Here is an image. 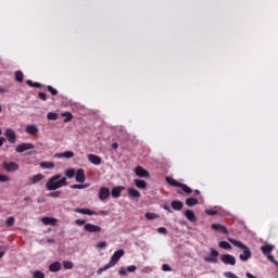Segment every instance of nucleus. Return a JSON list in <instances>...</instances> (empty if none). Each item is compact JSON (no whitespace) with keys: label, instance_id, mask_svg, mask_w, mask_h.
<instances>
[{"label":"nucleus","instance_id":"39","mask_svg":"<svg viewBox=\"0 0 278 278\" xmlns=\"http://www.w3.org/2000/svg\"><path fill=\"white\" fill-rule=\"evenodd\" d=\"M38 181H42V176L40 175H37V176H34L30 180H29V184H38Z\"/></svg>","mask_w":278,"mask_h":278},{"label":"nucleus","instance_id":"58","mask_svg":"<svg viewBox=\"0 0 278 278\" xmlns=\"http://www.w3.org/2000/svg\"><path fill=\"white\" fill-rule=\"evenodd\" d=\"M164 210H166V212H172V211H170V206H168V205H165V206H164Z\"/></svg>","mask_w":278,"mask_h":278},{"label":"nucleus","instance_id":"61","mask_svg":"<svg viewBox=\"0 0 278 278\" xmlns=\"http://www.w3.org/2000/svg\"><path fill=\"white\" fill-rule=\"evenodd\" d=\"M194 192H195V194H201V191H199V190H195Z\"/></svg>","mask_w":278,"mask_h":278},{"label":"nucleus","instance_id":"27","mask_svg":"<svg viewBox=\"0 0 278 278\" xmlns=\"http://www.w3.org/2000/svg\"><path fill=\"white\" fill-rule=\"evenodd\" d=\"M73 177H75L76 181H78V184H84V181H86V176L85 175H68L70 179H73Z\"/></svg>","mask_w":278,"mask_h":278},{"label":"nucleus","instance_id":"29","mask_svg":"<svg viewBox=\"0 0 278 278\" xmlns=\"http://www.w3.org/2000/svg\"><path fill=\"white\" fill-rule=\"evenodd\" d=\"M135 186H137L140 190H144L147 188V182L144 180L135 179Z\"/></svg>","mask_w":278,"mask_h":278},{"label":"nucleus","instance_id":"37","mask_svg":"<svg viewBox=\"0 0 278 278\" xmlns=\"http://www.w3.org/2000/svg\"><path fill=\"white\" fill-rule=\"evenodd\" d=\"M23 77H24L23 72H21V71L15 72V80L16 81H18L20 84L23 83Z\"/></svg>","mask_w":278,"mask_h":278},{"label":"nucleus","instance_id":"54","mask_svg":"<svg viewBox=\"0 0 278 278\" xmlns=\"http://www.w3.org/2000/svg\"><path fill=\"white\" fill-rule=\"evenodd\" d=\"M5 142V138L4 137H0V147Z\"/></svg>","mask_w":278,"mask_h":278},{"label":"nucleus","instance_id":"25","mask_svg":"<svg viewBox=\"0 0 278 278\" xmlns=\"http://www.w3.org/2000/svg\"><path fill=\"white\" fill-rule=\"evenodd\" d=\"M85 170L84 169H78L77 172L75 170V168H70L67 170H65V175H84Z\"/></svg>","mask_w":278,"mask_h":278},{"label":"nucleus","instance_id":"49","mask_svg":"<svg viewBox=\"0 0 278 278\" xmlns=\"http://www.w3.org/2000/svg\"><path fill=\"white\" fill-rule=\"evenodd\" d=\"M136 270H137L136 265H130V266H128V267L126 268V271H127V273H136Z\"/></svg>","mask_w":278,"mask_h":278},{"label":"nucleus","instance_id":"9","mask_svg":"<svg viewBox=\"0 0 278 278\" xmlns=\"http://www.w3.org/2000/svg\"><path fill=\"white\" fill-rule=\"evenodd\" d=\"M2 166L7 173H15V170H18L16 162H3Z\"/></svg>","mask_w":278,"mask_h":278},{"label":"nucleus","instance_id":"22","mask_svg":"<svg viewBox=\"0 0 278 278\" xmlns=\"http://www.w3.org/2000/svg\"><path fill=\"white\" fill-rule=\"evenodd\" d=\"M273 249H275V245L266 244L261 248V251L264 255H269L273 252Z\"/></svg>","mask_w":278,"mask_h":278},{"label":"nucleus","instance_id":"45","mask_svg":"<svg viewBox=\"0 0 278 278\" xmlns=\"http://www.w3.org/2000/svg\"><path fill=\"white\" fill-rule=\"evenodd\" d=\"M108 247V243L105 241H100L96 244L97 249H105Z\"/></svg>","mask_w":278,"mask_h":278},{"label":"nucleus","instance_id":"48","mask_svg":"<svg viewBox=\"0 0 278 278\" xmlns=\"http://www.w3.org/2000/svg\"><path fill=\"white\" fill-rule=\"evenodd\" d=\"M74 223H75V225H77L78 227H83V225L86 226V220H84V219H76Z\"/></svg>","mask_w":278,"mask_h":278},{"label":"nucleus","instance_id":"46","mask_svg":"<svg viewBox=\"0 0 278 278\" xmlns=\"http://www.w3.org/2000/svg\"><path fill=\"white\" fill-rule=\"evenodd\" d=\"M162 270L164 273H170V270H173V268H170V266L168 264H163L162 265Z\"/></svg>","mask_w":278,"mask_h":278},{"label":"nucleus","instance_id":"33","mask_svg":"<svg viewBox=\"0 0 278 278\" xmlns=\"http://www.w3.org/2000/svg\"><path fill=\"white\" fill-rule=\"evenodd\" d=\"M75 264L72 261H64L63 262V267L65 270H73Z\"/></svg>","mask_w":278,"mask_h":278},{"label":"nucleus","instance_id":"41","mask_svg":"<svg viewBox=\"0 0 278 278\" xmlns=\"http://www.w3.org/2000/svg\"><path fill=\"white\" fill-rule=\"evenodd\" d=\"M47 90L48 92H50L53 97H55L58 94V90L55 88H53V86L49 85L47 86Z\"/></svg>","mask_w":278,"mask_h":278},{"label":"nucleus","instance_id":"24","mask_svg":"<svg viewBox=\"0 0 278 278\" xmlns=\"http://www.w3.org/2000/svg\"><path fill=\"white\" fill-rule=\"evenodd\" d=\"M173 210H176L179 212L180 210H184V203L181 201H173L172 202Z\"/></svg>","mask_w":278,"mask_h":278},{"label":"nucleus","instance_id":"18","mask_svg":"<svg viewBox=\"0 0 278 278\" xmlns=\"http://www.w3.org/2000/svg\"><path fill=\"white\" fill-rule=\"evenodd\" d=\"M123 190H125V187H114L111 191V195L113 197V199H118Z\"/></svg>","mask_w":278,"mask_h":278},{"label":"nucleus","instance_id":"19","mask_svg":"<svg viewBox=\"0 0 278 278\" xmlns=\"http://www.w3.org/2000/svg\"><path fill=\"white\" fill-rule=\"evenodd\" d=\"M128 195L130 199H140V192L131 187L127 189Z\"/></svg>","mask_w":278,"mask_h":278},{"label":"nucleus","instance_id":"26","mask_svg":"<svg viewBox=\"0 0 278 278\" xmlns=\"http://www.w3.org/2000/svg\"><path fill=\"white\" fill-rule=\"evenodd\" d=\"M39 166L40 168H43V169H51L55 166V164H53V162H41Z\"/></svg>","mask_w":278,"mask_h":278},{"label":"nucleus","instance_id":"20","mask_svg":"<svg viewBox=\"0 0 278 278\" xmlns=\"http://www.w3.org/2000/svg\"><path fill=\"white\" fill-rule=\"evenodd\" d=\"M26 134H30V136H36V134H38V127L36 125H27Z\"/></svg>","mask_w":278,"mask_h":278},{"label":"nucleus","instance_id":"57","mask_svg":"<svg viewBox=\"0 0 278 278\" xmlns=\"http://www.w3.org/2000/svg\"><path fill=\"white\" fill-rule=\"evenodd\" d=\"M112 149H118V144L116 142L112 143Z\"/></svg>","mask_w":278,"mask_h":278},{"label":"nucleus","instance_id":"7","mask_svg":"<svg viewBox=\"0 0 278 278\" xmlns=\"http://www.w3.org/2000/svg\"><path fill=\"white\" fill-rule=\"evenodd\" d=\"M4 136L7 140L10 142V144L16 143V132L12 128H7L4 131Z\"/></svg>","mask_w":278,"mask_h":278},{"label":"nucleus","instance_id":"62","mask_svg":"<svg viewBox=\"0 0 278 278\" xmlns=\"http://www.w3.org/2000/svg\"><path fill=\"white\" fill-rule=\"evenodd\" d=\"M2 111H3V108L0 105V114H1Z\"/></svg>","mask_w":278,"mask_h":278},{"label":"nucleus","instance_id":"6","mask_svg":"<svg viewBox=\"0 0 278 278\" xmlns=\"http://www.w3.org/2000/svg\"><path fill=\"white\" fill-rule=\"evenodd\" d=\"M220 262L226 266H236V256L231 254H223L220 256Z\"/></svg>","mask_w":278,"mask_h":278},{"label":"nucleus","instance_id":"47","mask_svg":"<svg viewBox=\"0 0 278 278\" xmlns=\"http://www.w3.org/2000/svg\"><path fill=\"white\" fill-rule=\"evenodd\" d=\"M157 233H162L163 236H166L168 233V230L165 227L157 228Z\"/></svg>","mask_w":278,"mask_h":278},{"label":"nucleus","instance_id":"40","mask_svg":"<svg viewBox=\"0 0 278 278\" xmlns=\"http://www.w3.org/2000/svg\"><path fill=\"white\" fill-rule=\"evenodd\" d=\"M14 220L15 218L11 216L5 219L4 225H7V227H12L14 225Z\"/></svg>","mask_w":278,"mask_h":278},{"label":"nucleus","instance_id":"32","mask_svg":"<svg viewBox=\"0 0 278 278\" xmlns=\"http://www.w3.org/2000/svg\"><path fill=\"white\" fill-rule=\"evenodd\" d=\"M135 175H149V172L141 166L135 168Z\"/></svg>","mask_w":278,"mask_h":278},{"label":"nucleus","instance_id":"36","mask_svg":"<svg viewBox=\"0 0 278 278\" xmlns=\"http://www.w3.org/2000/svg\"><path fill=\"white\" fill-rule=\"evenodd\" d=\"M72 188L74 190H84L86 188H90V184H85V185H73Z\"/></svg>","mask_w":278,"mask_h":278},{"label":"nucleus","instance_id":"52","mask_svg":"<svg viewBox=\"0 0 278 278\" xmlns=\"http://www.w3.org/2000/svg\"><path fill=\"white\" fill-rule=\"evenodd\" d=\"M0 181L2 182L10 181V177H8L7 175H0Z\"/></svg>","mask_w":278,"mask_h":278},{"label":"nucleus","instance_id":"11","mask_svg":"<svg viewBox=\"0 0 278 278\" xmlns=\"http://www.w3.org/2000/svg\"><path fill=\"white\" fill-rule=\"evenodd\" d=\"M40 220L43 225H50L52 227H55L58 224V218L55 217H41Z\"/></svg>","mask_w":278,"mask_h":278},{"label":"nucleus","instance_id":"28","mask_svg":"<svg viewBox=\"0 0 278 278\" xmlns=\"http://www.w3.org/2000/svg\"><path fill=\"white\" fill-rule=\"evenodd\" d=\"M61 116L64 118V123H71L73 121V114L71 112H64Z\"/></svg>","mask_w":278,"mask_h":278},{"label":"nucleus","instance_id":"23","mask_svg":"<svg viewBox=\"0 0 278 278\" xmlns=\"http://www.w3.org/2000/svg\"><path fill=\"white\" fill-rule=\"evenodd\" d=\"M186 205H188V207L199 205V200L197 198H187L186 199Z\"/></svg>","mask_w":278,"mask_h":278},{"label":"nucleus","instance_id":"13","mask_svg":"<svg viewBox=\"0 0 278 278\" xmlns=\"http://www.w3.org/2000/svg\"><path fill=\"white\" fill-rule=\"evenodd\" d=\"M110 197V189L106 187H102L99 191V199L100 201H105Z\"/></svg>","mask_w":278,"mask_h":278},{"label":"nucleus","instance_id":"34","mask_svg":"<svg viewBox=\"0 0 278 278\" xmlns=\"http://www.w3.org/2000/svg\"><path fill=\"white\" fill-rule=\"evenodd\" d=\"M110 268H112V265L108 263L104 267H100L97 270V275H103V273H105V270H110Z\"/></svg>","mask_w":278,"mask_h":278},{"label":"nucleus","instance_id":"16","mask_svg":"<svg viewBox=\"0 0 278 278\" xmlns=\"http://www.w3.org/2000/svg\"><path fill=\"white\" fill-rule=\"evenodd\" d=\"M54 157H65L66 160H71V157H75V153L73 151H65L62 153H56Z\"/></svg>","mask_w":278,"mask_h":278},{"label":"nucleus","instance_id":"44","mask_svg":"<svg viewBox=\"0 0 278 278\" xmlns=\"http://www.w3.org/2000/svg\"><path fill=\"white\" fill-rule=\"evenodd\" d=\"M205 214H207L208 216H216V214H218V211L216 210H205Z\"/></svg>","mask_w":278,"mask_h":278},{"label":"nucleus","instance_id":"2","mask_svg":"<svg viewBox=\"0 0 278 278\" xmlns=\"http://www.w3.org/2000/svg\"><path fill=\"white\" fill-rule=\"evenodd\" d=\"M63 186H66V177L60 179V176L51 177L46 184L48 190H58V188H62Z\"/></svg>","mask_w":278,"mask_h":278},{"label":"nucleus","instance_id":"10","mask_svg":"<svg viewBox=\"0 0 278 278\" xmlns=\"http://www.w3.org/2000/svg\"><path fill=\"white\" fill-rule=\"evenodd\" d=\"M84 229L89 233H99L101 231V227L94 224H85Z\"/></svg>","mask_w":278,"mask_h":278},{"label":"nucleus","instance_id":"59","mask_svg":"<svg viewBox=\"0 0 278 278\" xmlns=\"http://www.w3.org/2000/svg\"><path fill=\"white\" fill-rule=\"evenodd\" d=\"M0 92L3 93V92H7V90L0 87Z\"/></svg>","mask_w":278,"mask_h":278},{"label":"nucleus","instance_id":"60","mask_svg":"<svg viewBox=\"0 0 278 278\" xmlns=\"http://www.w3.org/2000/svg\"><path fill=\"white\" fill-rule=\"evenodd\" d=\"M3 255H5V253L0 252V260H1V257H3Z\"/></svg>","mask_w":278,"mask_h":278},{"label":"nucleus","instance_id":"1","mask_svg":"<svg viewBox=\"0 0 278 278\" xmlns=\"http://www.w3.org/2000/svg\"><path fill=\"white\" fill-rule=\"evenodd\" d=\"M228 242L232 243L233 247H237V249H241V251H243V253L239 255V260H241V262H249L251 258V250L249 247H247V244L231 238H228Z\"/></svg>","mask_w":278,"mask_h":278},{"label":"nucleus","instance_id":"8","mask_svg":"<svg viewBox=\"0 0 278 278\" xmlns=\"http://www.w3.org/2000/svg\"><path fill=\"white\" fill-rule=\"evenodd\" d=\"M36 146L34 143H21L15 148L16 153H25V151H29L31 149H35Z\"/></svg>","mask_w":278,"mask_h":278},{"label":"nucleus","instance_id":"12","mask_svg":"<svg viewBox=\"0 0 278 278\" xmlns=\"http://www.w3.org/2000/svg\"><path fill=\"white\" fill-rule=\"evenodd\" d=\"M74 212H76V214H84L86 216H97V213L94 211H90V208H75Z\"/></svg>","mask_w":278,"mask_h":278},{"label":"nucleus","instance_id":"51","mask_svg":"<svg viewBox=\"0 0 278 278\" xmlns=\"http://www.w3.org/2000/svg\"><path fill=\"white\" fill-rule=\"evenodd\" d=\"M38 97H39V99H41V101H47V93H45V92H39V93H38Z\"/></svg>","mask_w":278,"mask_h":278},{"label":"nucleus","instance_id":"53","mask_svg":"<svg viewBox=\"0 0 278 278\" xmlns=\"http://www.w3.org/2000/svg\"><path fill=\"white\" fill-rule=\"evenodd\" d=\"M266 257H267V260H269V262L276 263L275 257H273L270 254H267Z\"/></svg>","mask_w":278,"mask_h":278},{"label":"nucleus","instance_id":"15","mask_svg":"<svg viewBox=\"0 0 278 278\" xmlns=\"http://www.w3.org/2000/svg\"><path fill=\"white\" fill-rule=\"evenodd\" d=\"M49 270H50V273H60V270H62V263L54 262V263L50 264Z\"/></svg>","mask_w":278,"mask_h":278},{"label":"nucleus","instance_id":"5","mask_svg":"<svg viewBox=\"0 0 278 278\" xmlns=\"http://www.w3.org/2000/svg\"><path fill=\"white\" fill-rule=\"evenodd\" d=\"M210 256L204 257V262H208L210 264H218V251L213 248L210 249Z\"/></svg>","mask_w":278,"mask_h":278},{"label":"nucleus","instance_id":"38","mask_svg":"<svg viewBox=\"0 0 278 278\" xmlns=\"http://www.w3.org/2000/svg\"><path fill=\"white\" fill-rule=\"evenodd\" d=\"M47 118L48 121H58V113L49 112Z\"/></svg>","mask_w":278,"mask_h":278},{"label":"nucleus","instance_id":"3","mask_svg":"<svg viewBox=\"0 0 278 278\" xmlns=\"http://www.w3.org/2000/svg\"><path fill=\"white\" fill-rule=\"evenodd\" d=\"M165 179L169 186H173L174 188H181L182 191L187 194H190L192 192V189H190V187H188L187 185H181V182L175 180L172 176H167Z\"/></svg>","mask_w":278,"mask_h":278},{"label":"nucleus","instance_id":"4","mask_svg":"<svg viewBox=\"0 0 278 278\" xmlns=\"http://www.w3.org/2000/svg\"><path fill=\"white\" fill-rule=\"evenodd\" d=\"M123 255H125V250H117L113 253L109 262V264L111 265V268H113V266H116V264H118Z\"/></svg>","mask_w":278,"mask_h":278},{"label":"nucleus","instance_id":"55","mask_svg":"<svg viewBox=\"0 0 278 278\" xmlns=\"http://www.w3.org/2000/svg\"><path fill=\"white\" fill-rule=\"evenodd\" d=\"M99 214H101L102 216H108V211H100Z\"/></svg>","mask_w":278,"mask_h":278},{"label":"nucleus","instance_id":"64","mask_svg":"<svg viewBox=\"0 0 278 278\" xmlns=\"http://www.w3.org/2000/svg\"><path fill=\"white\" fill-rule=\"evenodd\" d=\"M33 154H34V152H29V153H28V155H33Z\"/></svg>","mask_w":278,"mask_h":278},{"label":"nucleus","instance_id":"43","mask_svg":"<svg viewBox=\"0 0 278 278\" xmlns=\"http://www.w3.org/2000/svg\"><path fill=\"white\" fill-rule=\"evenodd\" d=\"M33 278H45V273H42L40 270H35L33 273Z\"/></svg>","mask_w":278,"mask_h":278},{"label":"nucleus","instance_id":"56","mask_svg":"<svg viewBox=\"0 0 278 278\" xmlns=\"http://www.w3.org/2000/svg\"><path fill=\"white\" fill-rule=\"evenodd\" d=\"M47 242H49V244H54L55 240L54 239H48Z\"/></svg>","mask_w":278,"mask_h":278},{"label":"nucleus","instance_id":"31","mask_svg":"<svg viewBox=\"0 0 278 278\" xmlns=\"http://www.w3.org/2000/svg\"><path fill=\"white\" fill-rule=\"evenodd\" d=\"M146 218L148 220H157V218H160V215L156 213L149 212V213H146Z\"/></svg>","mask_w":278,"mask_h":278},{"label":"nucleus","instance_id":"35","mask_svg":"<svg viewBox=\"0 0 278 278\" xmlns=\"http://www.w3.org/2000/svg\"><path fill=\"white\" fill-rule=\"evenodd\" d=\"M27 86H30V88H42V85L40 83H34L33 80H26Z\"/></svg>","mask_w":278,"mask_h":278},{"label":"nucleus","instance_id":"14","mask_svg":"<svg viewBox=\"0 0 278 278\" xmlns=\"http://www.w3.org/2000/svg\"><path fill=\"white\" fill-rule=\"evenodd\" d=\"M185 216L187 220H190V223H197V215L194 214V211L192 210L185 211Z\"/></svg>","mask_w":278,"mask_h":278},{"label":"nucleus","instance_id":"17","mask_svg":"<svg viewBox=\"0 0 278 278\" xmlns=\"http://www.w3.org/2000/svg\"><path fill=\"white\" fill-rule=\"evenodd\" d=\"M88 160L89 162H91V164H94L96 166H99V164H101V157L97 154H89Z\"/></svg>","mask_w":278,"mask_h":278},{"label":"nucleus","instance_id":"21","mask_svg":"<svg viewBox=\"0 0 278 278\" xmlns=\"http://www.w3.org/2000/svg\"><path fill=\"white\" fill-rule=\"evenodd\" d=\"M211 229H214L215 231H222V233H227V228L220 224H212Z\"/></svg>","mask_w":278,"mask_h":278},{"label":"nucleus","instance_id":"30","mask_svg":"<svg viewBox=\"0 0 278 278\" xmlns=\"http://www.w3.org/2000/svg\"><path fill=\"white\" fill-rule=\"evenodd\" d=\"M218 248L224 249L225 251H229V250H231V244H229V242H227V241H220L218 243Z\"/></svg>","mask_w":278,"mask_h":278},{"label":"nucleus","instance_id":"50","mask_svg":"<svg viewBox=\"0 0 278 278\" xmlns=\"http://www.w3.org/2000/svg\"><path fill=\"white\" fill-rule=\"evenodd\" d=\"M118 275H121L122 277H127V269L126 268H119L118 269Z\"/></svg>","mask_w":278,"mask_h":278},{"label":"nucleus","instance_id":"42","mask_svg":"<svg viewBox=\"0 0 278 278\" xmlns=\"http://www.w3.org/2000/svg\"><path fill=\"white\" fill-rule=\"evenodd\" d=\"M49 197H51L52 199H60V197H62V191H54L49 193Z\"/></svg>","mask_w":278,"mask_h":278},{"label":"nucleus","instance_id":"63","mask_svg":"<svg viewBox=\"0 0 278 278\" xmlns=\"http://www.w3.org/2000/svg\"><path fill=\"white\" fill-rule=\"evenodd\" d=\"M3 134V130H1V128H0V136Z\"/></svg>","mask_w":278,"mask_h":278}]
</instances>
